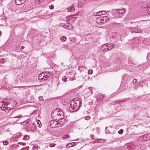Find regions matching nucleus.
<instances>
[{"label":"nucleus","instance_id":"412c9836","mask_svg":"<svg viewBox=\"0 0 150 150\" xmlns=\"http://www.w3.org/2000/svg\"><path fill=\"white\" fill-rule=\"evenodd\" d=\"M67 77L65 76H64L62 77V80L64 82H66L67 81Z\"/></svg>","mask_w":150,"mask_h":150},{"label":"nucleus","instance_id":"ddd939ff","mask_svg":"<svg viewBox=\"0 0 150 150\" xmlns=\"http://www.w3.org/2000/svg\"><path fill=\"white\" fill-rule=\"evenodd\" d=\"M24 80L23 81L28 82L29 81V77L28 76H24Z\"/></svg>","mask_w":150,"mask_h":150},{"label":"nucleus","instance_id":"49530a36","mask_svg":"<svg viewBox=\"0 0 150 150\" xmlns=\"http://www.w3.org/2000/svg\"><path fill=\"white\" fill-rule=\"evenodd\" d=\"M32 87H33V88H36V87H38V85H34V86H32Z\"/></svg>","mask_w":150,"mask_h":150},{"label":"nucleus","instance_id":"8fccbe9b","mask_svg":"<svg viewBox=\"0 0 150 150\" xmlns=\"http://www.w3.org/2000/svg\"><path fill=\"white\" fill-rule=\"evenodd\" d=\"M1 31H0V36H1Z\"/></svg>","mask_w":150,"mask_h":150},{"label":"nucleus","instance_id":"de8ad7c7","mask_svg":"<svg viewBox=\"0 0 150 150\" xmlns=\"http://www.w3.org/2000/svg\"><path fill=\"white\" fill-rule=\"evenodd\" d=\"M86 90H87L88 91H90V93H91V91L90 90V89L89 88H88L86 89Z\"/></svg>","mask_w":150,"mask_h":150},{"label":"nucleus","instance_id":"9d476101","mask_svg":"<svg viewBox=\"0 0 150 150\" xmlns=\"http://www.w3.org/2000/svg\"><path fill=\"white\" fill-rule=\"evenodd\" d=\"M67 9L68 12L73 11L75 10V8L73 6H71L70 7L68 8Z\"/></svg>","mask_w":150,"mask_h":150},{"label":"nucleus","instance_id":"f03ea898","mask_svg":"<svg viewBox=\"0 0 150 150\" xmlns=\"http://www.w3.org/2000/svg\"><path fill=\"white\" fill-rule=\"evenodd\" d=\"M57 110L53 111L52 113V115L53 116H56L57 117H59L58 119H59L60 120H64V114L62 110L60 109L58 110V109H57Z\"/></svg>","mask_w":150,"mask_h":150},{"label":"nucleus","instance_id":"4c0bfd02","mask_svg":"<svg viewBox=\"0 0 150 150\" xmlns=\"http://www.w3.org/2000/svg\"><path fill=\"white\" fill-rule=\"evenodd\" d=\"M43 98L42 96H40L39 97V99L40 100L42 101Z\"/></svg>","mask_w":150,"mask_h":150},{"label":"nucleus","instance_id":"7ed1b4c3","mask_svg":"<svg viewBox=\"0 0 150 150\" xmlns=\"http://www.w3.org/2000/svg\"><path fill=\"white\" fill-rule=\"evenodd\" d=\"M58 122L54 120L50 122V126L52 128H55L61 126L63 123V121L58 120Z\"/></svg>","mask_w":150,"mask_h":150},{"label":"nucleus","instance_id":"c85d7f7f","mask_svg":"<svg viewBox=\"0 0 150 150\" xmlns=\"http://www.w3.org/2000/svg\"><path fill=\"white\" fill-rule=\"evenodd\" d=\"M5 62V59H1L0 58V64L3 63Z\"/></svg>","mask_w":150,"mask_h":150},{"label":"nucleus","instance_id":"5701e85b","mask_svg":"<svg viewBox=\"0 0 150 150\" xmlns=\"http://www.w3.org/2000/svg\"><path fill=\"white\" fill-rule=\"evenodd\" d=\"M8 143V142L7 140H5L3 141V144L4 145H7Z\"/></svg>","mask_w":150,"mask_h":150},{"label":"nucleus","instance_id":"393cba45","mask_svg":"<svg viewBox=\"0 0 150 150\" xmlns=\"http://www.w3.org/2000/svg\"><path fill=\"white\" fill-rule=\"evenodd\" d=\"M38 146H34L32 148V149L35 150V149H38Z\"/></svg>","mask_w":150,"mask_h":150},{"label":"nucleus","instance_id":"a211bd4d","mask_svg":"<svg viewBox=\"0 0 150 150\" xmlns=\"http://www.w3.org/2000/svg\"><path fill=\"white\" fill-rule=\"evenodd\" d=\"M137 28H132L131 29V31L133 32H134L135 33H137Z\"/></svg>","mask_w":150,"mask_h":150},{"label":"nucleus","instance_id":"6e6552de","mask_svg":"<svg viewBox=\"0 0 150 150\" xmlns=\"http://www.w3.org/2000/svg\"><path fill=\"white\" fill-rule=\"evenodd\" d=\"M107 44H108V43H106L102 45V46L101 47V50L105 52L108 50V49L107 47Z\"/></svg>","mask_w":150,"mask_h":150},{"label":"nucleus","instance_id":"ea45409f","mask_svg":"<svg viewBox=\"0 0 150 150\" xmlns=\"http://www.w3.org/2000/svg\"><path fill=\"white\" fill-rule=\"evenodd\" d=\"M28 148L27 147H24L22 148L20 150H28Z\"/></svg>","mask_w":150,"mask_h":150},{"label":"nucleus","instance_id":"2eb2a0df","mask_svg":"<svg viewBox=\"0 0 150 150\" xmlns=\"http://www.w3.org/2000/svg\"><path fill=\"white\" fill-rule=\"evenodd\" d=\"M37 122L38 124V126L39 127H41L42 126V124L40 121L39 120H37Z\"/></svg>","mask_w":150,"mask_h":150},{"label":"nucleus","instance_id":"4468645a","mask_svg":"<svg viewBox=\"0 0 150 150\" xmlns=\"http://www.w3.org/2000/svg\"><path fill=\"white\" fill-rule=\"evenodd\" d=\"M103 96L102 95H98L97 97V99L98 100H101L103 98Z\"/></svg>","mask_w":150,"mask_h":150},{"label":"nucleus","instance_id":"7c9ffc66","mask_svg":"<svg viewBox=\"0 0 150 150\" xmlns=\"http://www.w3.org/2000/svg\"><path fill=\"white\" fill-rule=\"evenodd\" d=\"M29 137L28 135H26L24 137L23 139L25 140H27L29 139Z\"/></svg>","mask_w":150,"mask_h":150},{"label":"nucleus","instance_id":"e433bc0d","mask_svg":"<svg viewBox=\"0 0 150 150\" xmlns=\"http://www.w3.org/2000/svg\"><path fill=\"white\" fill-rule=\"evenodd\" d=\"M90 117L89 116H86L85 117V118L86 120H88L89 119H90Z\"/></svg>","mask_w":150,"mask_h":150},{"label":"nucleus","instance_id":"bb28decb","mask_svg":"<svg viewBox=\"0 0 150 150\" xmlns=\"http://www.w3.org/2000/svg\"><path fill=\"white\" fill-rule=\"evenodd\" d=\"M137 33H141L142 32V30H140L139 29L137 28Z\"/></svg>","mask_w":150,"mask_h":150},{"label":"nucleus","instance_id":"864d4df0","mask_svg":"<svg viewBox=\"0 0 150 150\" xmlns=\"http://www.w3.org/2000/svg\"><path fill=\"white\" fill-rule=\"evenodd\" d=\"M81 0H80L79 1V2H80L81 1Z\"/></svg>","mask_w":150,"mask_h":150},{"label":"nucleus","instance_id":"c03bdc74","mask_svg":"<svg viewBox=\"0 0 150 150\" xmlns=\"http://www.w3.org/2000/svg\"><path fill=\"white\" fill-rule=\"evenodd\" d=\"M21 116H22V115H19L15 116V117L16 118L20 117H21Z\"/></svg>","mask_w":150,"mask_h":150},{"label":"nucleus","instance_id":"72a5a7b5","mask_svg":"<svg viewBox=\"0 0 150 150\" xmlns=\"http://www.w3.org/2000/svg\"><path fill=\"white\" fill-rule=\"evenodd\" d=\"M123 130L122 129H120V130L118 132V133L119 134H122V133H123Z\"/></svg>","mask_w":150,"mask_h":150},{"label":"nucleus","instance_id":"3c124183","mask_svg":"<svg viewBox=\"0 0 150 150\" xmlns=\"http://www.w3.org/2000/svg\"><path fill=\"white\" fill-rule=\"evenodd\" d=\"M85 3V2H83V4H82V5H83V4H84Z\"/></svg>","mask_w":150,"mask_h":150},{"label":"nucleus","instance_id":"58836bf2","mask_svg":"<svg viewBox=\"0 0 150 150\" xmlns=\"http://www.w3.org/2000/svg\"><path fill=\"white\" fill-rule=\"evenodd\" d=\"M49 7H50V9H52L54 8V6L52 4L50 6H49Z\"/></svg>","mask_w":150,"mask_h":150},{"label":"nucleus","instance_id":"603ef678","mask_svg":"<svg viewBox=\"0 0 150 150\" xmlns=\"http://www.w3.org/2000/svg\"><path fill=\"white\" fill-rule=\"evenodd\" d=\"M94 130V128H92V130L93 131Z\"/></svg>","mask_w":150,"mask_h":150},{"label":"nucleus","instance_id":"c756f323","mask_svg":"<svg viewBox=\"0 0 150 150\" xmlns=\"http://www.w3.org/2000/svg\"><path fill=\"white\" fill-rule=\"evenodd\" d=\"M101 12L102 15H105L107 13V11H101Z\"/></svg>","mask_w":150,"mask_h":150},{"label":"nucleus","instance_id":"a19ab883","mask_svg":"<svg viewBox=\"0 0 150 150\" xmlns=\"http://www.w3.org/2000/svg\"><path fill=\"white\" fill-rule=\"evenodd\" d=\"M105 19V21H108L109 20V18L107 16H105L104 17Z\"/></svg>","mask_w":150,"mask_h":150},{"label":"nucleus","instance_id":"dca6fc26","mask_svg":"<svg viewBox=\"0 0 150 150\" xmlns=\"http://www.w3.org/2000/svg\"><path fill=\"white\" fill-rule=\"evenodd\" d=\"M15 2L16 4L17 5H20L22 4V3H21V0H16Z\"/></svg>","mask_w":150,"mask_h":150},{"label":"nucleus","instance_id":"39448f33","mask_svg":"<svg viewBox=\"0 0 150 150\" xmlns=\"http://www.w3.org/2000/svg\"><path fill=\"white\" fill-rule=\"evenodd\" d=\"M62 26L63 27L69 30H71L72 28V25L68 23H64L62 25Z\"/></svg>","mask_w":150,"mask_h":150},{"label":"nucleus","instance_id":"b1692460","mask_svg":"<svg viewBox=\"0 0 150 150\" xmlns=\"http://www.w3.org/2000/svg\"><path fill=\"white\" fill-rule=\"evenodd\" d=\"M75 20V18L74 17L71 18L69 19V20L70 21H74Z\"/></svg>","mask_w":150,"mask_h":150},{"label":"nucleus","instance_id":"6ab92c4d","mask_svg":"<svg viewBox=\"0 0 150 150\" xmlns=\"http://www.w3.org/2000/svg\"><path fill=\"white\" fill-rule=\"evenodd\" d=\"M61 40L62 42L65 41L66 40V37L65 36H62L61 38Z\"/></svg>","mask_w":150,"mask_h":150},{"label":"nucleus","instance_id":"c9c22d12","mask_svg":"<svg viewBox=\"0 0 150 150\" xmlns=\"http://www.w3.org/2000/svg\"><path fill=\"white\" fill-rule=\"evenodd\" d=\"M38 78L39 79H44V80H45V79L44 78V77H43V76H41V77H39V76H38Z\"/></svg>","mask_w":150,"mask_h":150},{"label":"nucleus","instance_id":"f704fd0d","mask_svg":"<svg viewBox=\"0 0 150 150\" xmlns=\"http://www.w3.org/2000/svg\"><path fill=\"white\" fill-rule=\"evenodd\" d=\"M92 72H93V70L92 69H89L88 71V73L89 74H91L92 73Z\"/></svg>","mask_w":150,"mask_h":150},{"label":"nucleus","instance_id":"37998d69","mask_svg":"<svg viewBox=\"0 0 150 150\" xmlns=\"http://www.w3.org/2000/svg\"><path fill=\"white\" fill-rule=\"evenodd\" d=\"M18 144H22L23 145H24L25 144V143H22L21 142H18Z\"/></svg>","mask_w":150,"mask_h":150},{"label":"nucleus","instance_id":"cd10ccee","mask_svg":"<svg viewBox=\"0 0 150 150\" xmlns=\"http://www.w3.org/2000/svg\"><path fill=\"white\" fill-rule=\"evenodd\" d=\"M35 3L36 4H38L40 3L39 0H35Z\"/></svg>","mask_w":150,"mask_h":150},{"label":"nucleus","instance_id":"1a4fd4ad","mask_svg":"<svg viewBox=\"0 0 150 150\" xmlns=\"http://www.w3.org/2000/svg\"><path fill=\"white\" fill-rule=\"evenodd\" d=\"M116 10L117 13L121 14H123L125 11L124 8L122 9H116Z\"/></svg>","mask_w":150,"mask_h":150},{"label":"nucleus","instance_id":"f3484780","mask_svg":"<svg viewBox=\"0 0 150 150\" xmlns=\"http://www.w3.org/2000/svg\"><path fill=\"white\" fill-rule=\"evenodd\" d=\"M127 99V98H125L124 99H118V100H116L115 101H116L117 102H120V101L122 102L126 100Z\"/></svg>","mask_w":150,"mask_h":150},{"label":"nucleus","instance_id":"0eeeda50","mask_svg":"<svg viewBox=\"0 0 150 150\" xmlns=\"http://www.w3.org/2000/svg\"><path fill=\"white\" fill-rule=\"evenodd\" d=\"M142 8H146V10L147 13L150 15V5H148L147 4H145L144 6H143L142 7Z\"/></svg>","mask_w":150,"mask_h":150},{"label":"nucleus","instance_id":"473e14b6","mask_svg":"<svg viewBox=\"0 0 150 150\" xmlns=\"http://www.w3.org/2000/svg\"><path fill=\"white\" fill-rule=\"evenodd\" d=\"M14 107V106H13V107H12L11 108H10V107H7V109L8 110H10L11 109H12L14 108L13 107Z\"/></svg>","mask_w":150,"mask_h":150},{"label":"nucleus","instance_id":"6e6d98bb","mask_svg":"<svg viewBox=\"0 0 150 150\" xmlns=\"http://www.w3.org/2000/svg\"><path fill=\"white\" fill-rule=\"evenodd\" d=\"M63 105H65V104H63Z\"/></svg>","mask_w":150,"mask_h":150},{"label":"nucleus","instance_id":"f8f14e48","mask_svg":"<svg viewBox=\"0 0 150 150\" xmlns=\"http://www.w3.org/2000/svg\"><path fill=\"white\" fill-rule=\"evenodd\" d=\"M0 108H1L2 110H4L7 108V107L6 108L5 107V105L2 104V102L0 103Z\"/></svg>","mask_w":150,"mask_h":150},{"label":"nucleus","instance_id":"4be33fe9","mask_svg":"<svg viewBox=\"0 0 150 150\" xmlns=\"http://www.w3.org/2000/svg\"><path fill=\"white\" fill-rule=\"evenodd\" d=\"M69 136L68 134H65L62 136V138H69Z\"/></svg>","mask_w":150,"mask_h":150},{"label":"nucleus","instance_id":"20e7f679","mask_svg":"<svg viewBox=\"0 0 150 150\" xmlns=\"http://www.w3.org/2000/svg\"><path fill=\"white\" fill-rule=\"evenodd\" d=\"M52 75L51 72L46 71L39 74V77H41V76L42 75L43 77H44L46 80L51 76Z\"/></svg>","mask_w":150,"mask_h":150},{"label":"nucleus","instance_id":"aec40b11","mask_svg":"<svg viewBox=\"0 0 150 150\" xmlns=\"http://www.w3.org/2000/svg\"><path fill=\"white\" fill-rule=\"evenodd\" d=\"M27 86H20L18 88H19L20 89H21L22 90H23L25 88H27Z\"/></svg>","mask_w":150,"mask_h":150},{"label":"nucleus","instance_id":"5fc2aeb1","mask_svg":"<svg viewBox=\"0 0 150 150\" xmlns=\"http://www.w3.org/2000/svg\"><path fill=\"white\" fill-rule=\"evenodd\" d=\"M85 76H83V78H84Z\"/></svg>","mask_w":150,"mask_h":150},{"label":"nucleus","instance_id":"a878e982","mask_svg":"<svg viewBox=\"0 0 150 150\" xmlns=\"http://www.w3.org/2000/svg\"><path fill=\"white\" fill-rule=\"evenodd\" d=\"M55 145H56V144L54 143H51L49 144V146L51 147H54Z\"/></svg>","mask_w":150,"mask_h":150},{"label":"nucleus","instance_id":"79ce46f5","mask_svg":"<svg viewBox=\"0 0 150 150\" xmlns=\"http://www.w3.org/2000/svg\"><path fill=\"white\" fill-rule=\"evenodd\" d=\"M137 81V79H134L133 81H132V83H135Z\"/></svg>","mask_w":150,"mask_h":150},{"label":"nucleus","instance_id":"4d7b16f0","mask_svg":"<svg viewBox=\"0 0 150 150\" xmlns=\"http://www.w3.org/2000/svg\"><path fill=\"white\" fill-rule=\"evenodd\" d=\"M83 0H82V1H83Z\"/></svg>","mask_w":150,"mask_h":150},{"label":"nucleus","instance_id":"f257e3e1","mask_svg":"<svg viewBox=\"0 0 150 150\" xmlns=\"http://www.w3.org/2000/svg\"><path fill=\"white\" fill-rule=\"evenodd\" d=\"M70 107L69 108V110L71 112H74L78 110L80 105V101L79 98H74L70 103Z\"/></svg>","mask_w":150,"mask_h":150},{"label":"nucleus","instance_id":"9b49d317","mask_svg":"<svg viewBox=\"0 0 150 150\" xmlns=\"http://www.w3.org/2000/svg\"><path fill=\"white\" fill-rule=\"evenodd\" d=\"M115 44L114 43H112V44H109L108 43V44H107V47L108 49V50L112 49L113 47H112L114 46Z\"/></svg>","mask_w":150,"mask_h":150},{"label":"nucleus","instance_id":"2f4dec72","mask_svg":"<svg viewBox=\"0 0 150 150\" xmlns=\"http://www.w3.org/2000/svg\"><path fill=\"white\" fill-rule=\"evenodd\" d=\"M14 107V106H13V107H12L11 108H10V107H7V109L8 110H10L11 109H12L14 108L13 107Z\"/></svg>","mask_w":150,"mask_h":150},{"label":"nucleus","instance_id":"a18cd8bd","mask_svg":"<svg viewBox=\"0 0 150 150\" xmlns=\"http://www.w3.org/2000/svg\"><path fill=\"white\" fill-rule=\"evenodd\" d=\"M97 13H98V15H99L100 16L102 15L101 11L97 12Z\"/></svg>","mask_w":150,"mask_h":150},{"label":"nucleus","instance_id":"423d86ee","mask_svg":"<svg viewBox=\"0 0 150 150\" xmlns=\"http://www.w3.org/2000/svg\"><path fill=\"white\" fill-rule=\"evenodd\" d=\"M30 10V7H29V6L28 5H26L23 6L22 7V11L23 12H25L28 11Z\"/></svg>","mask_w":150,"mask_h":150},{"label":"nucleus","instance_id":"09e8293b","mask_svg":"<svg viewBox=\"0 0 150 150\" xmlns=\"http://www.w3.org/2000/svg\"><path fill=\"white\" fill-rule=\"evenodd\" d=\"M24 48V47L23 46L21 47V48L22 49H23Z\"/></svg>","mask_w":150,"mask_h":150}]
</instances>
